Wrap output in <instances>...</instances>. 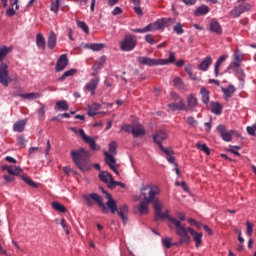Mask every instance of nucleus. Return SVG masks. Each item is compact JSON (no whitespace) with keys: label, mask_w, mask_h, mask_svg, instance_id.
Wrapping results in <instances>:
<instances>
[{"label":"nucleus","mask_w":256,"mask_h":256,"mask_svg":"<svg viewBox=\"0 0 256 256\" xmlns=\"http://www.w3.org/2000/svg\"><path fill=\"white\" fill-rule=\"evenodd\" d=\"M102 190V193L106 195L107 202L106 204L103 203V197L97 193H91V194H84L83 199L88 207H93L95 203L98 205L99 209H101L102 213L107 214L112 213V215H115V212L117 211V201L113 199V196L109 192H107L103 187H100ZM94 201V203H93Z\"/></svg>","instance_id":"nucleus-1"},{"label":"nucleus","mask_w":256,"mask_h":256,"mask_svg":"<svg viewBox=\"0 0 256 256\" xmlns=\"http://www.w3.org/2000/svg\"><path fill=\"white\" fill-rule=\"evenodd\" d=\"M141 196L143 200L138 205V211L140 215H147L149 213V204L152 203L153 209L155 210V205H157L159 198L157 195L161 193V190L156 185H143L140 188Z\"/></svg>","instance_id":"nucleus-2"},{"label":"nucleus","mask_w":256,"mask_h":256,"mask_svg":"<svg viewBox=\"0 0 256 256\" xmlns=\"http://www.w3.org/2000/svg\"><path fill=\"white\" fill-rule=\"evenodd\" d=\"M70 155L74 165H76L82 173L91 171L93 165H91V160H89V151H86L85 148H79L78 150H72Z\"/></svg>","instance_id":"nucleus-3"},{"label":"nucleus","mask_w":256,"mask_h":256,"mask_svg":"<svg viewBox=\"0 0 256 256\" xmlns=\"http://www.w3.org/2000/svg\"><path fill=\"white\" fill-rule=\"evenodd\" d=\"M175 61V52L169 53V58L153 59L145 56L137 57V63L140 65H147L148 67H156L157 65H169Z\"/></svg>","instance_id":"nucleus-4"},{"label":"nucleus","mask_w":256,"mask_h":256,"mask_svg":"<svg viewBox=\"0 0 256 256\" xmlns=\"http://www.w3.org/2000/svg\"><path fill=\"white\" fill-rule=\"evenodd\" d=\"M163 209V202H161L158 199V203H156V205L154 206V221H159V219H167L172 225H175V221H179L177 220V218L169 215V210H166L164 213H162Z\"/></svg>","instance_id":"nucleus-5"},{"label":"nucleus","mask_w":256,"mask_h":256,"mask_svg":"<svg viewBox=\"0 0 256 256\" xmlns=\"http://www.w3.org/2000/svg\"><path fill=\"white\" fill-rule=\"evenodd\" d=\"M174 223L176 227V235L180 237V243L189 245V243H191V237H189V227L186 228L185 226L181 225V221H175Z\"/></svg>","instance_id":"nucleus-6"},{"label":"nucleus","mask_w":256,"mask_h":256,"mask_svg":"<svg viewBox=\"0 0 256 256\" xmlns=\"http://www.w3.org/2000/svg\"><path fill=\"white\" fill-rule=\"evenodd\" d=\"M71 131H73L74 133H79L81 139L84 141V143H87L89 145L91 151L101 150V146L97 145L94 138L87 136V134H85V130L79 129V131H77L76 128H71Z\"/></svg>","instance_id":"nucleus-7"},{"label":"nucleus","mask_w":256,"mask_h":256,"mask_svg":"<svg viewBox=\"0 0 256 256\" xmlns=\"http://www.w3.org/2000/svg\"><path fill=\"white\" fill-rule=\"evenodd\" d=\"M9 65L7 63L0 64V84L3 87H9V83H13V78L9 75Z\"/></svg>","instance_id":"nucleus-8"},{"label":"nucleus","mask_w":256,"mask_h":256,"mask_svg":"<svg viewBox=\"0 0 256 256\" xmlns=\"http://www.w3.org/2000/svg\"><path fill=\"white\" fill-rule=\"evenodd\" d=\"M137 47V38L134 35H126L124 40L120 43L122 51H133Z\"/></svg>","instance_id":"nucleus-9"},{"label":"nucleus","mask_w":256,"mask_h":256,"mask_svg":"<svg viewBox=\"0 0 256 256\" xmlns=\"http://www.w3.org/2000/svg\"><path fill=\"white\" fill-rule=\"evenodd\" d=\"M246 11H251V4L245 3V4H240L238 6H235L231 11H230V16L233 17L234 19H237L243 15Z\"/></svg>","instance_id":"nucleus-10"},{"label":"nucleus","mask_w":256,"mask_h":256,"mask_svg":"<svg viewBox=\"0 0 256 256\" xmlns=\"http://www.w3.org/2000/svg\"><path fill=\"white\" fill-rule=\"evenodd\" d=\"M174 98L178 100V102L168 104V109H170V111H187L185 100L177 94H174Z\"/></svg>","instance_id":"nucleus-11"},{"label":"nucleus","mask_w":256,"mask_h":256,"mask_svg":"<svg viewBox=\"0 0 256 256\" xmlns=\"http://www.w3.org/2000/svg\"><path fill=\"white\" fill-rule=\"evenodd\" d=\"M104 156L105 158V163L106 165L109 166V168L111 169V171H113V173H115V175H119V170H117V159H115V157H113V154H110L109 152L105 151L104 152Z\"/></svg>","instance_id":"nucleus-12"},{"label":"nucleus","mask_w":256,"mask_h":256,"mask_svg":"<svg viewBox=\"0 0 256 256\" xmlns=\"http://www.w3.org/2000/svg\"><path fill=\"white\" fill-rule=\"evenodd\" d=\"M173 20L171 18H163L160 20H157L155 23L153 24H148L150 25V31H155L157 29H163L165 27H169L170 23H172Z\"/></svg>","instance_id":"nucleus-13"},{"label":"nucleus","mask_w":256,"mask_h":256,"mask_svg":"<svg viewBox=\"0 0 256 256\" xmlns=\"http://www.w3.org/2000/svg\"><path fill=\"white\" fill-rule=\"evenodd\" d=\"M217 130L220 133V137L223 139V141L229 143L233 139V130L227 131V127L225 125H218Z\"/></svg>","instance_id":"nucleus-14"},{"label":"nucleus","mask_w":256,"mask_h":256,"mask_svg":"<svg viewBox=\"0 0 256 256\" xmlns=\"http://www.w3.org/2000/svg\"><path fill=\"white\" fill-rule=\"evenodd\" d=\"M67 65H69V58H67V54H62L56 62V73L63 71Z\"/></svg>","instance_id":"nucleus-15"},{"label":"nucleus","mask_w":256,"mask_h":256,"mask_svg":"<svg viewBox=\"0 0 256 256\" xmlns=\"http://www.w3.org/2000/svg\"><path fill=\"white\" fill-rule=\"evenodd\" d=\"M167 139V132L165 130H158L153 135V141L158 145V147H161L163 145V141H166Z\"/></svg>","instance_id":"nucleus-16"},{"label":"nucleus","mask_w":256,"mask_h":256,"mask_svg":"<svg viewBox=\"0 0 256 256\" xmlns=\"http://www.w3.org/2000/svg\"><path fill=\"white\" fill-rule=\"evenodd\" d=\"M13 97H21L22 99H26L27 101H34V99H39L41 97V93L39 92H30L27 94H21L19 92H14L12 94Z\"/></svg>","instance_id":"nucleus-17"},{"label":"nucleus","mask_w":256,"mask_h":256,"mask_svg":"<svg viewBox=\"0 0 256 256\" xmlns=\"http://www.w3.org/2000/svg\"><path fill=\"white\" fill-rule=\"evenodd\" d=\"M115 213H118V215L122 219L123 223H127V221H129V219L127 218V213H129V206H127V204H124L120 207H117V204H116Z\"/></svg>","instance_id":"nucleus-18"},{"label":"nucleus","mask_w":256,"mask_h":256,"mask_svg":"<svg viewBox=\"0 0 256 256\" xmlns=\"http://www.w3.org/2000/svg\"><path fill=\"white\" fill-rule=\"evenodd\" d=\"M243 62V54L239 52V50L234 51V62H232L228 69H237L238 67H241V63Z\"/></svg>","instance_id":"nucleus-19"},{"label":"nucleus","mask_w":256,"mask_h":256,"mask_svg":"<svg viewBox=\"0 0 256 256\" xmlns=\"http://www.w3.org/2000/svg\"><path fill=\"white\" fill-rule=\"evenodd\" d=\"M209 29L212 33H215L216 35H223V28L217 20H211L209 24Z\"/></svg>","instance_id":"nucleus-20"},{"label":"nucleus","mask_w":256,"mask_h":256,"mask_svg":"<svg viewBox=\"0 0 256 256\" xmlns=\"http://www.w3.org/2000/svg\"><path fill=\"white\" fill-rule=\"evenodd\" d=\"M190 235H192L193 240L195 241L196 248H199V245L203 243V233H197L193 228L188 227Z\"/></svg>","instance_id":"nucleus-21"},{"label":"nucleus","mask_w":256,"mask_h":256,"mask_svg":"<svg viewBox=\"0 0 256 256\" xmlns=\"http://www.w3.org/2000/svg\"><path fill=\"white\" fill-rule=\"evenodd\" d=\"M2 171H7L9 173V175H21V173H23V169L19 166H14L11 167L9 165H3L2 166Z\"/></svg>","instance_id":"nucleus-22"},{"label":"nucleus","mask_w":256,"mask_h":256,"mask_svg":"<svg viewBox=\"0 0 256 256\" xmlns=\"http://www.w3.org/2000/svg\"><path fill=\"white\" fill-rule=\"evenodd\" d=\"M199 105V102L197 101V97L194 94H190L187 96V109L189 111H195V107Z\"/></svg>","instance_id":"nucleus-23"},{"label":"nucleus","mask_w":256,"mask_h":256,"mask_svg":"<svg viewBox=\"0 0 256 256\" xmlns=\"http://www.w3.org/2000/svg\"><path fill=\"white\" fill-rule=\"evenodd\" d=\"M146 131L143 125L136 124L132 128V136L137 139L138 137H143L145 135Z\"/></svg>","instance_id":"nucleus-24"},{"label":"nucleus","mask_w":256,"mask_h":256,"mask_svg":"<svg viewBox=\"0 0 256 256\" xmlns=\"http://www.w3.org/2000/svg\"><path fill=\"white\" fill-rule=\"evenodd\" d=\"M212 64H213V58L211 56H207L198 65V69L200 71H207L209 69V67H211Z\"/></svg>","instance_id":"nucleus-25"},{"label":"nucleus","mask_w":256,"mask_h":256,"mask_svg":"<svg viewBox=\"0 0 256 256\" xmlns=\"http://www.w3.org/2000/svg\"><path fill=\"white\" fill-rule=\"evenodd\" d=\"M98 85H99V77H96L94 79H91L90 83H87L85 85V89H87V91H90L91 95H95V90L97 89Z\"/></svg>","instance_id":"nucleus-26"},{"label":"nucleus","mask_w":256,"mask_h":256,"mask_svg":"<svg viewBox=\"0 0 256 256\" xmlns=\"http://www.w3.org/2000/svg\"><path fill=\"white\" fill-rule=\"evenodd\" d=\"M47 46L49 49H51V51H53V49H55V47H57V34H55V32H53V31H51L49 33L48 40H47Z\"/></svg>","instance_id":"nucleus-27"},{"label":"nucleus","mask_w":256,"mask_h":256,"mask_svg":"<svg viewBox=\"0 0 256 256\" xmlns=\"http://www.w3.org/2000/svg\"><path fill=\"white\" fill-rule=\"evenodd\" d=\"M222 93H224L225 99L226 101H229V99H231V97H233V95L235 94V86H233L232 84H229L227 88H221Z\"/></svg>","instance_id":"nucleus-28"},{"label":"nucleus","mask_w":256,"mask_h":256,"mask_svg":"<svg viewBox=\"0 0 256 256\" xmlns=\"http://www.w3.org/2000/svg\"><path fill=\"white\" fill-rule=\"evenodd\" d=\"M229 57V55H222L218 58V60L216 61L215 65H214V75L215 77H219V68L221 67V64L224 63L225 60H227Z\"/></svg>","instance_id":"nucleus-29"},{"label":"nucleus","mask_w":256,"mask_h":256,"mask_svg":"<svg viewBox=\"0 0 256 256\" xmlns=\"http://www.w3.org/2000/svg\"><path fill=\"white\" fill-rule=\"evenodd\" d=\"M211 11V9H209V6L203 4L201 6H199L195 12H194V16L195 17H201L203 15H207V13H209Z\"/></svg>","instance_id":"nucleus-30"},{"label":"nucleus","mask_w":256,"mask_h":256,"mask_svg":"<svg viewBox=\"0 0 256 256\" xmlns=\"http://www.w3.org/2000/svg\"><path fill=\"white\" fill-rule=\"evenodd\" d=\"M98 177L100 181H102V183H107L108 186H109V183H111V179H113V175H111L107 171H101Z\"/></svg>","instance_id":"nucleus-31"},{"label":"nucleus","mask_w":256,"mask_h":256,"mask_svg":"<svg viewBox=\"0 0 256 256\" xmlns=\"http://www.w3.org/2000/svg\"><path fill=\"white\" fill-rule=\"evenodd\" d=\"M99 109H101V105L97 104V103H93L92 105H88V110L87 113L89 115V117H95V115H98Z\"/></svg>","instance_id":"nucleus-32"},{"label":"nucleus","mask_w":256,"mask_h":256,"mask_svg":"<svg viewBox=\"0 0 256 256\" xmlns=\"http://www.w3.org/2000/svg\"><path fill=\"white\" fill-rule=\"evenodd\" d=\"M13 51V46L7 47V46H1L0 47V63H3L5 61V57L9 55Z\"/></svg>","instance_id":"nucleus-33"},{"label":"nucleus","mask_w":256,"mask_h":256,"mask_svg":"<svg viewBox=\"0 0 256 256\" xmlns=\"http://www.w3.org/2000/svg\"><path fill=\"white\" fill-rule=\"evenodd\" d=\"M25 125H27V120H19L13 125V130L17 133H23L25 131Z\"/></svg>","instance_id":"nucleus-34"},{"label":"nucleus","mask_w":256,"mask_h":256,"mask_svg":"<svg viewBox=\"0 0 256 256\" xmlns=\"http://www.w3.org/2000/svg\"><path fill=\"white\" fill-rule=\"evenodd\" d=\"M36 45L38 49H42V51H45L46 41H45V36H43V34L38 33L36 35Z\"/></svg>","instance_id":"nucleus-35"},{"label":"nucleus","mask_w":256,"mask_h":256,"mask_svg":"<svg viewBox=\"0 0 256 256\" xmlns=\"http://www.w3.org/2000/svg\"><path fill=\"white\" fill-rule=\"evenodd\" d=\"M84 49H90L91 51H101L105 48V44L101 43H92V44H83Z\"/></svg>","instance_id":"nucleus-36"},{"label":"nucleus","mask_w":256,"mask_h":256,"mask_svg":"<svg viewBox=\"0 0 256 256\" xmlns=\"http://www.w3.org/2000/svg\"><path fill=\"white\" fill-rule=\"evenodd\" d=\"M105 61H107L106 56L100 57L93 65L92 70L93 71H100V69H103V66L105 65Z\"/></svg>","instance_id":"nucleus-37"},{"label":"nucleus","mask_w":256,"mask_h":256,"mask_svg":"<svg viewBox=\"0 0 256 256\" xmlns=\"http://www.w3.org/2000/svg\"><path fill=\"white\" fill-rule=\"evenodd\" d=\"M211 111L214 115H221V113H223V106H221L219 102H212Z\"/></svg>","instance_id":"nucleus-38"},{"label":"nucleus","mask_w":256,"mask_h":256,"mask_svg":"<svg viewBox=\"0 0 256 256\" xmlns=\"http://www.w3.org/2000/svg\"><path fill=\"white\" fill-rule=\"evenodd\" d=\"M200 95L202 96V103H204V105H209V90H207L205 87H202L200 89Z\"/></svg>","instance_id":"nucleus-39"},{"label":"nucleus","mask_w":256,"mask_h":256,"mask_svg":"<svg viewBox=\"0 0 256 256\" xmlns=\"http://www.w3.org/2000/svg\"><path fill=\"white\" fill-rule=\"evenodd\" d=\"M116 186L121 187V189H126L127 187L125 183L114 181L113 179H111V181L108 183V189H115Z\"/></svg>","instance_id":"nucleus-40"},{"label":"nucleus","mask_w":256,"mask_h":256,"mask_svg":"<svg viewBox=\"0 0 256 256\" xmlns=\"http://www.w3.org/2000/svg\"><path fill=\"white\" fill-rule=\"evenodd\" d=\"M56 107L59 111H69V104L65 100L58 101Z\"/></svg>","instance_id":"nucleus-41"},{"label":"nucleus","mask_w":256,"mask_h":256,"mask_svg":"<svg viewBox=\"0 0 256 256\" xmlns=\"http://www.w3.org/2000/svg\"><path fill=\"white\" fill-rule=\"evenodd\" d=\"M77 73V69L73 68L63 73V75L58 79V81H65L67 77H73Z\"/></svg>","instance_id":"nucleus-42"},{"label":"nucleus","mask_w":256,"mask_h":256,"mask_svg":"<svg viewBox=\"0 0 256 256\" xmlns=\"http://www.w3.org/2000/svg\"><path fill=\"white\" fill-rule=\"evenodd\" d=\"M52 207L53 209H55L56 211H59V213H67V208H65L63 206V204L59 203V202H53L52 203Z\"/></svg>","instance_id":"nucleus-43"},{"label":"nucleus","mask_w":256,"mask_h":256,"mask_svg":"<svg viewBox=\"0 0 256 256\" xmlns=\"http://www.w3.org/2000/svg\"><path fill=\"white\" fill-rule=\"evenodd\" d=\"M35 153H43V150L39 147H31L28 150V157L33 159V157H35Z\"/></svg>","instance_id":"nucleus-44"},{"label":"nucleus","mask_w":256,"mask_h":256,"mask_svg":"<svg viewBox=\"0 0 256 256\" xmlns=\"http://www.w3.org/2000/svg\"><path fill=\"white\" fill-rule=\"evenodd\" d=\"M173 83L176 89H185V83H183V80H181V78H174Z\"/></svg>","instance_id":"nucleus-45"},{"label":"nucleus","mask_w":256,"mask_h":256,"mask_svg":"<svg viewBox=\"0 0 256 256\" xmlns=\"http://www.w3.org/2000/svg\"><path fill=\"white\" fill-rule=\"evenodd\" d=\"M173 31L177 35H183V33H185V29H183V24L177 23L176 25H174Z\"/></svg>","instance_id":"nucleus-46"},{"label":"nucleus","mask_w":256,"mask_h":256,"mask_svg":"<svg viewBox=\"0 0 256 256\" xmlns=\"http://www.w3.org/2000/svg\"><path fill=\"white\" fill-rule=\"evenodd\" d=\"M21 179L24 181V183H26L30 187H33L34 189H37V187H38L37 183L33 182L31 178L22 175Z\"/></svg>","instance_id":"nucleus-47"},{"label":"nucleus","mask_w":256,"mask_h":256,"mask_svg":"<svg viewBox=\"0 0 256 256\" xmlns=\"http://www.w3.org/2000/svg\"><path fill=\"white\" fill-rule=\"evenodd\" d=\"M77 27H79V29H82L84 33L89 34V26L84 21H77Z\"/></svg>","instance_id":"nucleus-48"},{"label":"nucleus","mask_w":256,"mask_h":256,"mask_svg":"<svg viewBox=\"0 0 256 256\" xmlns=\"http://www.w3.org/2000/svg\"><path fill=\"white\" fill-rule=\"evenodd\" d=\"M197 147L200 149V151L206 153V155H211V149L208 148L207 144L198 143Z\"/></svg>","instance_id":"nucleus-49"},{"label":"nucleus","mask_w":256,"mask_h":256,"mask_svg":"<svg viewBox=\"0 0 256 256\" xmlns=\"http://www.w3.org/2000/svg\"><path fill=\"white\" fill-rule=\"evenodd\" d=\"M109 153H111V155H117V142L115 141L110 142Z\"/></svg>","instance_id":"nucleus-50"},{"label":"nucleus","mask_w":256,"mask_h":256,"mask_svg":"<svg viewBox=\"0 0 256 256\" xmlns=\"http://www.w3.org/2000/svg\"><path fill=\"white\" fill-rule=\"evenodd\" d=\"M132 31L133 33H148V31H151V25H147L144 28H134Z\"/></svg>","instance_id":"nucleus-51"},{"label":"nucleus","mask_w":256,"mask_h":256,"mask_svg":"<svg viewBox=\"0 0 256 256\" xmlns=\"http://www.w3.org/2000/svg\"><path fill=\"white\" fill-rule=\"evenodd\" d=\"M186 123L190 125V127H197V125H199V122L193 116H189Z\"/></svg>","instance_id":"nucleus-52"},{"label":"nucleus","mask_w":256,"mask_h":256,"mask_svg":"<svg viewBox=\"0 0 256 256\" xmlns=\"http://www.w3.org/2000/svg\"><path fill=\"white\" fill-rule=\"evenodd\" d=\"M246 131L248 135H251L252 137H256V124H253L252 126H247Z\"/></svg>","instance_id":"nucleus-53"},{"label":"nucleus","mask_w":256,"mask_h":256,"mask_svg":"<svg viewBox=\"0 0 256 256\" xmlns=\"http://www.w3.org/2000/svg\"><path fill=\"white\" fill-rule=\"evenodd\" d=\"M246 235H248V237H251L253 235V224L249 221L246 222Z\"/></svg>","instance_id":"nucleus-54"},{"label":"nucleus","mask_w":256,"mask_h":256,"mask_svg":"<svg viewBox=\"0 0 256 256\" xmlns=\"http://www.w3.org/2000/svg\"><path fill=\"white\" fill-rule=\"evenodd\" d=\"M134 125L123 124L121 127V131H125V133H133Z\"/></svg>","instance_id":"nucleus-55"},{"label":"nucleus","mask_w":256,"mask_h":256,"mask_svg":"<svg viewBox=\"0 0 256 256\" xmlns=\"http://www.w3.org/2000/svg\"><path fill=\"white\" fill-rule=\"evenodd\" d=\"M145 41H146V43H149V45H155V43H157L155 41V38H153V35H151V34H147L145 36Z\"/></svg>","instance_id":"nucleus-56"},{"label":"nucleus","mask_w":256,"mask_h":256,"mask_svg":"<svg viewBox=\"0 0 256 256\" xmlns=\"http://www.w3.org/2000/svg\"><path fill=\"white\" fill-rule=\"evenodd\" d=\"M158 147H159L160 150H162L163 153H165V155H166L167 157L173 155V150L167 149V148L163 147V145H160V146H158Z\"/></svg>","instance_id":"nucleus-57"},{"label":"nucleus","mask_w":256,"mask_h":256,"mask_svg":"<svg viewBox=\"0 0 256 256\" xmlns=\"http://www.w3.org/2000/svg\"><path fill=\"white\" fill-rule=\"evenodd\" d=\"M51 11L57 13L59 11V0L51 3Z\"/></svg>","instance_id":"nucleus-58"},{"label":"nucleus","mask_w":256,"mask_h":256,"mask_svg":"<svg viewBox=\"0 0 256 256\" xmlns=\"http://www.w3.org/2000/svg\"><path fill=\"white\" fill-rule=\"evenodd\" d=\"M162 243L166 249H171V238H164Z\"/></svg>","instance_id":"nucleus-59"},{"label":"nucleus","mask_w":256,"mask_h":256,"mask_svg":"<svg viewBox=\"0 0 256 256\" xmlns=\"http://www.w3.org/2000/svg\"><path fill=\"white\" fill-rule=\"evenodd\" d=\"M39 119H45V106H42L38 110Z\"/></svg>","instance_id":"nucleus-60"},{"label":"nucleus","mask_w":256,"mask_h":256,"mask_svg":"<svg viewBox=\"0 0 256 256\" xmlns=\"http://www.w3.org/2000/svg\"><path fill=\"white\" fill-rule=\"evenodd\" d=\"M25 143H26L25 137L20 136V137L17 138V144L20 147H25Z\"/></svg>","instance_id":"nucleus-61"},{"label":"nucleus","mask_w":256,"mask_h":256,"mask_svg":"<svg viewBox=\"0 0 256 256\" xmlns=\"http://www.w3.org/2000/svg\"><path fill=\"white\" fill-rule=\"evenodd\" d=\"M133 9L136 14H138L140 17H143V8H141V6H134Z\"/></svg>","instance_id":"nucleus-62"},{"label":"nucleus","mask_w":256,"mask_h":256,"mask_svg":"<svg viewBox=\"0 0 256 256\" xmlns=\"http://www.w3.org/2000/svg\"><path fill=\"white\" fill-rule=\"evenodd\" d=\"M184 5L193 6L197 4V0H181Z\"/></svg>","instance_id":"nucleus-63"},{"label":"nucleus","mask_w":256,"mask_h":256,"mask_svg":"<svg viewBox=\"0 0 256 256\" xmlns=\"http://www.w3.org/2000/svg\"><path fill=\"white\" fill-rule=\"evenodd\" d=\"M121 13H123V9H121V7H115L112 11V15H121Z\"/></svg>","instance_id":"nucleus-64"}]
</instances>
